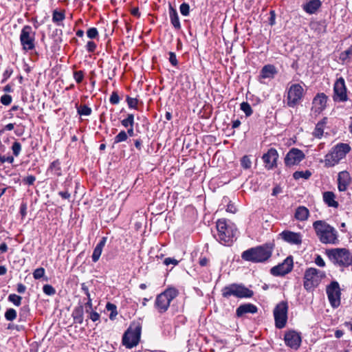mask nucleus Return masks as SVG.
<instances>
[{"instance_id":"obj_21","label":"nucleus","mask_w":352,"mask_h":352,"mask_svg":"<svg viewBox=\"0 0 352 352\" xmlns=\"http://www.w3.org/2000/svg\"><path fill=\"white\" fill-rule=\"evenodd\" d=\"M277 73L278 71L274 65H266L263 67L260 72L259 80L261 82V79L273 78Z\"/></svg>"},{"instance_id":"obj_40","label":"nucleus","mask_w":352,"mask_h":352,"mask_svg":"<svg viewBox=\"0 0 352 352\" xmlns=\"http://www.w3.org/2000/svg\"><path fill=\"white\" fill-rule=\"evenodd\" d=\"M314 135L316 138H320L323 135V124L318 123L316 126L314 131L313 133Z\"/></svg>"},{"instance_id":"obj_24","label":"nucleus","mask_w":352,"mask_h":352,"mask_svg":"<svg viewBox=\"0 0 352 352\" xmlns=\"http://www.w3.org/2000/svg\"><path fill=\"white\" fill-rule=\"evenodd\" d=\"M257 307L254 305L253 304H245L240 305L236 309V315L239 317L242 316L245 314L250 313V314H255L257 312Z\"/></svg>"},{"instance_id":"obj_4","label":"nucleus","mask_w":352,"mask_h":352,"mask_svg":"<svg viewBox=\"0 0 352 352\" xmlns=\"http://www.w3.org/2000/svg\"><path fill=\"white\" fill-rule=\"evenodd\" d=\"M350 151L351 147L348 144L339 143L336 144L325 155L324 161L325 166L332 167L338 164Z\"/></svg>"},{"instance_id":"obj_47","label":"nucleus","mask_w":352,"mask_h":352,"mask_svg":"<svg viewBox=\"0 0 352 352\" xmlns=\"http://www.w3.org/2000/svg\"><path fill=\"white\" fill-rule=\"evenodd\" d=\"M352 54V47H349L348 50L342 52L340 55V59L342 61H345L350 55Z\"/></svg>"},{"instance_id":"obj_28","label":"nucleus","mask_w":352,"mask_h":352,"mask_svg":"<svg viewBox=\"0 0 352 352\" xmlns=\"http://www.w3.org/2000/svg\"><path fill=\"white\" fill-rule=\"evenodd\" d=\"M309 214V210L305 206H299L296 208L295 218L298 221H305Z\"/></svg>"},{"instance_id":"obj_17","label":"nucleus","mask_w":352,"mask_h":352,"mask_svg":"<svg viewBox=\"0 0 352 352\" xmlns=\"http://www.w3.org/2000/svg\"><path fill=\"white\" fill-rule=\"evenodd\" d=\"M284 340L287 346L295 350L300 347L302 342L300 334L293 330L285 333Z\"/></svg>"},{"instance_id":"obj_52","label":"nucleus","mask_w":352,"mask_h":352,"mask_svg":"<svg viewBox=\"0 0 352 352\" xmlns=\"http://www.w3.org/2000/svg\"><path fill=\"white\" fill-rule=\"evenodd\" d=\"M36 181V177L34 175H28L25 178L23 179V182L28 185L34 184Z\"/></svg>"},{"instance_id":"obj_16","label":"nucleus","mask_w":352,"mask_h":352,"mask_svg":"<svg viewBox=\"0 0 352 352\" xmlns=\"http://www.w3.org/2000/svg\"><path fill=\"white\" fill-rule=\"evenodd\" d=\"M305 157V154L301 150L293 148L286 155L285 163L288 166H294L299 164Z\"/></svg>"},{"instance_id":"obj_51","label":"nucleus","mask_w":352,"mask_h":352,"mask_svg":"<svg viewBox=\"0 0 352 352\" xmlns=\"http://www.w3.org/2000/svg\"><path fill=\"white\" fill-rule=\"evenodd\" d=\"M109 101L112 104H118L120 102V97L117 92L113 91L109 98Z\"/></svg>"},{"instance_id":"obj_25","label":"nucleus","mask_w":352,"mask_h":352,"mask_svg":"<svg viewBox=\"0 0 352 352\" xmlns=\"http://www.w3.org/2000/svg\"><path fill=\"white\" fill-rule=\"evenodd\" d=\"M106 242L107 237H102L100 241L96 245V248H94L91 256L92 261L94 263L97 262L99 260L102 252V249L104 247Z\"/></svg>"},{"instance_id":"obj_22","label":"nucleus","mask_w":352,"mask_h":352,"mask_svg":"<svg viewBox=\"0 0 352 352\" xmlns=\"http://www.w3.org/2000/svg\"><path fill=\"white\" fill-rule=\"evenodd\" d=\"M350 175L346 171H342L338 174V190L345 191L350 183Z\"/></svg>"},{"instance_id":"obj_20","label":"nucleus","mask_w":352,"mask_h":352,"mask_svg":"<svg viewBox=\"0 0 352 352\" xmlns=\"http://www.w3.org/2000/svg\"><path fill=\"white\" fill-rule=\"evenodd\" d=\"M280 236L284 241L291 244L299 245L302 243V236L300 233L285 230Z\"/></svg>"},{"instance_id":"obj_9","label":"nucleus","mask_w":352,"mask_h":352,"mask_svg":"<svg viewBox=\"0 0 352 352\" xmlns=\"http://www.w3.org/2000/svg\"><path fill=\"white\" fill-rule=\"evenodd\" d=\"M35 34L36 32L30 25L23 27L19 38L23 50L30 51L35 48Z\"/></svg>"},{"instance_id":"obj_33","label":"nucleus","mask_w":352,"mask_h":352,"mask_svg":"<svg viewBox=\"0 0 352 352\" xmlns=\"http://www.w3.org/2000/svg\"><path fill=\"white\" fill-rule=\"evenodd\" d=\"M65 18V12H59L56 10H54L53 14H52V21L54 23H58L60 21H63Z\"/></svg>"},{"instance_id":"obj_19","label":"nucleus","mask_w":352,"mask_h":352,"mask_svg":"<svg viewBox=\"0 0 352 352\" xmlns=\"http://www.w3.org/2000/svg\"><path fill=\"white\" fill-rule=\"evenodd\" d=\"M327 102V96L323 94H317L312 102V110L317 113H320L322 112L326 107Z\"/></svg>"},{"instance_id":"obj_61","label":"nucleus","mask_w":352,"mask_h":352,"mask_svg":"<svg viewBox=\"0 0 352 352\" xmlns=\"http://www.w3.org/2000/svg\"><path fill=\"white\" fill-rule=\"evenodd\" d=\"M12 69H6V71L3 72V78L1 80V82L3 83L4 82H6L7 80V79L8 78H10V76L12 74Z\"/></svg>"},{"instance_id":"obj_35","label":"nucleus","mask_w":352,"mask_h":352,"mask_svg":"<svg viewBox=\"0 0 352 352\" xmlns=\"http://www.w3.org/2000/svg\"><path fill=\"white\" fill-rule=\"evenodd\" d=\"M8 300L12 302L14 305L19 307L21 304L22 298L15 294H11L8 296Z\"/></svg>"},{"instance_id":"obj_32","label":"nucleus","mask_w":352,"mask_h":352,"mask_svg":"<svg viewBox=\"0 0 352 352\" xmlns=\"http://www.w3.org/2000/svg\"><path fill=\"white\" fill-rule=\"evenodd\" d=\"M311 175V173L309 170L305 171H296L293 174V177L295 179L300 178L309 179Z\"/></svg>"},{"instance_id":"obj_57","label":"nucleus","mask_w":352,"mask_h":352,"mask_svg":"<svg viewBox=\"0 0 352 352\" xmlns=\"http://www.w3.org/2000/svg\"><path fill=\"white\" fill-rule=\"evenodd\" d=\"M87 50L93 52L96 48V44L94 41H88L86 45Z\"/></svg>"},{"instance_id":"obj_12","label":"nucleus","mask_w":352,"mask_h":352,"mask_svg":"<svg viewBox=\"0 0 352 352\" xmlns=\"http://www.w3.org/2000/svg\"><path fill=\"white\" fill-rule=\"evenodd\" d=\"M288 305L285 301H281L274 309V316L276 327L278 329L283 328L287 320Z\"/></svg>"},{"instance_id":"obj_45","label":"nucleus","mask_w":352,"mask_h":352,"mask_svg":"<svg viewBox=\"0 0 352 352\" xmlns=\"http://www.w3.org/2000/svg\"><path fill=\"white\" fill-rule=\"evenodd\" d=\"M180 12L184 16H188L189 14L190 6L186 3H183L179 7Z\"/></svg>"},{"instance_id":"obj_36","label":"nucleus","mask_w":352,"mask_h":352,"mask_svg":"<svg viewBox=\"0 0 352 352\" xmlns=\"http://www.w3.org/2000/svg\"><path fill=\"white\" fill-rule=\"evenodd\" d=\"M128 139L127 133L125 131H121L114 138V144H118L126 141Z\"/></svg>"},{"instance_id":"obj_44","label":"nucleus","mask_w":352,"mask_h":352,"mask_svg":"<svg viewBox=\"0 0 352 352\" xmlns=\"http://www.w3.org/2000/svg\"><path fill=\"white\" fill-rule=\"evenodd\" d=\"M45 275V269L43 267H39L36 269L33 272V276L35 279H40Z\"/></svg>"},{"instance_id":"obj_46","label":"nucleus","mask_w":352,"mask_h":352,"mask_svg":"<svg viewBox=\"0 0 352 352\" xmlns=\"http://www.w3.org/2000/svg\"><path fill=\"white\" fill-rule=\"evenodd\" d=\"M126 102L130 108L132 109H136L138 100L137 98H131L129 96H127L126 98Z\"/></svg>"},{"instance_id":"obj_26","label":"nucleus","mask_w":352,"mask_h":352,"mask_svg":"<svg viewBox=\"0 0 352 352\" xmlns=\"http://www.w3.org/2000/svg\"><path fill=\"white\" fill-rule=\"evenodd\" d=\"M336 195L333 192L327 191L323 193V199L329 207L338 208L339 204L335 200Z\"/></svg>"},{"instance_id":"obj_62","label":"nucleus","mask_w":352,"mask_h":352,"mask_svg":"<svg viewBox=\"0 0 352 352\" xmlns=\"http://www.w3.org/2000/svg\"><path fill=\"white\" fill-rule=\"evenodd\" d=\"M209 263V259L206 256H201L199 258V263L201 267L207 266Z\"/></svg>"},{"instance_id":"obj_15","label":"nucleus","mask_w":352,"mask_h":352,"mask_svg":"<svg viewBox=\"0 0 352 352\" xmlns=\"http://www.w3.org/2000/svg\"><path fill=\"white\" fill-rule=\"evenodd\" d=\"M333 100L338 102H345L347 100L346 87L343 78H338L333 87Z\"/></svg>"},{"instance_id":"obj_18","label":"nucleus","mask_w":352,"mask_h":352,"mask_svg":"<svg viewBox=\"0 0 352 352\" xmlns=\"http://www.w3.org/2000/svg\"><path fill=\"white\" fill-rule=\"evenodd\" d=\"M278 157L277 151L275 148H270L263 156V160L265 163V168L267 169H272L276 164V161Z\"/></svg>"},{"instance_id":"obj_31","label":"nucleus","mask_w":352,"mask_h":352,"mask_svg":"<svg viewBox=\"0 0 352 352\" xmlns=\"http://www.w3.org/2000/svg\"><path fill=\"white\" fill-rule=\"evenodd\" d=\"M122 125L125 128L133 126L134 125V116L132 113H129L127 117L121 121Z\"/></svg>"},{"instance_id":"obj_11","label":"nucleus","mask_w":352,"mask_h":352,"mask_svg":"<svg viewBox=\"0 0 352 352\" xmlns=\"http://www.w3.org/2000/svg\"><path fill=\"white\" fill-rule=\"evenodd\" d=\"M304 95V89L300 84H293L287 89V104L294 107L302 100Z\"/></svg>"},{"instance_id":"obj_41","label":"nucleus","mask_w":352,"mask_h":352,"mask_svg":"<svg viewBox=\"0 0 352 352\" xmlns=\"http://www.w3.org/2000/svg\"><path fill=\"white\" fill-rule=\"evenodd\" d=\"M241 165L245 169H248L251 167L252 162L248 155H245L241 158Z\"/></svg>"},{"instance_id":"obj_56","label":"nucleus","mask_w":352,"mask_h":352,"mask_svg":"<svg viewBox=\"0 0 352 352\" xmlns=\"http://www.w3.org/2000/svg\"><path fill=\"white\" fill-rule=\"evenodd\" d=\"M87 302L85 304V311L87 313L89 312L91 310H92V300L91 298V296H87Z\"/></svg>"},{"instance_id":"obj_10","label":"nucleus","mask_w":352,"mask_h":352,"mask_svg":"<svg viewBox=\"0 0 352 352\" xmlns=\"http://www.w3.org/2000/svg\"><path fill=\"white\" fill-rule=\"evenodd\" d=\"M141 334V326L136 325L134 329L131 326L124 333L122 338V344L128 349L135 346L140 341Z\"/></svg>"},{"instance_id":"obj_39","label":"nucleus","mask_w":352,"mask_h":352,"mask_svg":"<svg viewBox=\"0 0 352 352\" xmlns=\"http://www.w3.org/2000/svg\"><path fill=\"white\" fill-rule=\"evenodd\" d=\"M241 109L245 113L246 116H251L253 112L250 104L245 102L241 104Z\"/></svg>"},{"instance_id":"obj_42","label":"nucleus","mask_w":352,"mask_h":352,"mask_svg":"<svg viewBox=\"0 0 352 352\" xmlns=\"http://www.w3.org/2000/svg\"><path fill=\"white\" fill-rule=\"evenodd\" d=\"M12 151L13 152V155L15 157H18L21 153V144L15 141L12 146Z\"/></svg>"},{"instance_id":"obj_7","label":"nucleus","mask_w":352,"mask_h":352,"mask_svg":"<svg viewBox=\"0 0 352 352\" xmlns=\"http://www.w3.org/2000/svg\"><path fill=\"white\" fill-rule=\"evenodd\" d=\"M222 296L224 298H228L231 296L236 298H251L254 292L242 284H230L224 287L222 290Z\"/></svg>"},{"instance_id":"obj_50","label":"nucleus","mask_w":352,"mask_h":352,"mask_svg":"<svg viewBox=\"0 0 352 352\" xmlns=\"http://www.w3.org/2000/svg\"><path fill=\"white\" fill-rule=\"evenodd\" d=\"M0 101L4 105H9L12 102V96L8 94L3 95Z\"/></svg>"},{"instance_id":"obj_5","label":"nucleus","mask_w":352,"mask_h":352,"mask_svg":"<svg viewBox=\"0 0 352 352\" xmlns=\"http://www.w3.org/2000/svg\"><path fill=\"white\" fill-rule=\"evenodd\" d=\"M178 291L173 287L166 289L157 296L155 301V307L160 314L165 313L169 306L170 302L177 296Z\"/></svg>"},{"instance_id":"obj_37","label":"nucleus","mask_w":352,"mask_h":352,"mask_svg":"<svg viewBox=\"0 0 352 352\" xmlns=\"http://www.w3.org/2000/svg\"><path fill=\"white\" fill-rule=\"evenodd\" d=\"M106 309L108 311H111V314L109 315V318L111 320H113L114 318L117 316L118 312L116 310V306L111 302H108L106 305Z\"/></svg>"},{"instance_id":"obj_48","label":"nucleus","mask_w":352,"mask_h":352,"mask_svg":"<svg viewBox=\"0 0 352 352\" xmlns=\"http://www.w3.org/2000/svg\"><path fill=\"white\" fill-rule=\"evenodd\" d=\"M74 78L77 83H80L84 78V72L82 71L74 72Z\"/></svg>"},{"instance_id":"obj_49","label":"nucleus","mask_w":352,"mask_h":352,"mask_svg":"<svg viewBox=\"0 0 352 352\" xmlns=\"http://www.w3.org/2000/svg\"><path fill=\"white\" fill-rule=\"evenodd\" d=\"M87 35L89 38H95L98 35V30L96 28H91L87 31Z\"/></svg>"},{"instance_id":"obj_3","label":"nucleus","mask_w":352,"mask_h":352,"mask_svg":"<svg viewBox=\"0 0 352 352\" xmlns=\"http://www.w3.org/2000/svg\"><path fill=\"white\" fill-rule=\"evenodd\" d=\"M313 227L322 243L334 244L337 242V231L325 221H316L313 223Z\"/></svg>"},{"instance_id":"obj_60","label":"nucleus","mask_w":352,"mask_h":352,"mask_svg":"<svg viewBox=\"0 0 352 352\" xmlns=\"http://www.w3.org/2000/svg\"><path fill=\"white\" fill-rule=\"evenodd\" d=\"M315 263L319 267H323L325 266V262L320 255L316 256L315 259Z\"/></svg>"},{"instance_id":"obj_14","label":"nucleus","mask_w":352,"mask_h":352,"mask_svg":"<svg viewBox=\"0 0 352 352\" xmlns=\"http://www.w3.org/2000/svg\"><path fill=\"white\" fill-rule=\"evenodd\" d=\"M294 262L292 256H287L283 263L271 268L270 272L276 276H282L289 273L293 269Z\"/></svg>"},{"instance_id":"obj_1","label":"nucleus","mask_w":352,"mask_h":352,"mask_svg":"<svg viewBox=\"0 0 352 352\" xmlns=\"http://www.w3.org/2000/svg\"><path fill=\"white\" fill-rule=\"evenodd\" d=\"M217 240L224 245L230 246L236 239L237 229L234 223L226 219H220L216 223Z\"/></svg>"},{"instance_id":"obj_29","label":"nucleus","mask_w":352,"mask_h":352,"mask_svg":"<svg viewBox=\"0 0 352 352\" xmlns=\"http://www.w3.org/2000/svg\"><path fill=\"white\" fill-rule=\"evenodd\" d=\"M72 316L74 318V320L75 322L78 323L80 324L83 322V307L82 306H79L76 307L73 313Z\"/></svg>"},{"instance_id":"obj_58","label":"nucleus","mask_w":352,"mask_h":352,"mask_svg":"<svg viewBox=\"0 0 352 352\" xmlns=\"http://www.w3.org/2000/svg\"><path fill=\"white\" fill-rule=\"evenodd\" d=\"M179 263V261L175 258H166L164 260V264L166 265H168L170 264H173V265H177Z\"/></svg>"},{"instance_id":"obj_63","label":"nucleus","mask_w":352,"mask_h":352,"mask_svg":"<svg viewBox=\"0 0 352 352\" xmlns=\"http://www.w3.org/2000/svg\"><path fill=\"white\" fill-rule=\"evenodd\" d=\"M26 290V287L22 283L17 284L16 291L19 294H23Z\"/></svg>"},{"instance_id":"obj_34","label":"nucleus","mask_w":352,"mask_h":352,"mask_svg":"<svg viewBox=\"0 0 352 352\" xmlns=\"http://www.w3.org/2000/svg\"><path fill=\"white\" fill-rule=\"evenodd\" d=\"M16 311L12 308L8 309L5 313V318L8 321H13L16 318Z\"/></svg>"},{"instance_id":"obj_8","label":"nucleus","mask_w":352,"mask_h":352,"mask_svg":"<svg viewBox=\"0 0 352 352\" xmlns=\"http://www.w3.org/2000/svg\"><path fill=\"white\" fill-rule=\"evenodd\" d=\"M329 258L340 266L349 265L352 263V255L345 248H336L328 251Z\"/></svg>"},{"instance_id":"obj_23","label":"nucleus","mask_w":352,"mask_h":352,"mask_svg":"<svg viewBox=\"0 0 352 352\" xmlns=\"http://www.w3.org/2000/svg\"><path fill=\"white\" fill-rule=\"evenodd\" d=\"M322 3L320 0H310L302 6L305 12L308 14H314L321 6Z\"/></svg>"},{"instance_id":"obj_30","label":"nucleus","mask_w":352,"mask_h":352,"mask_svg":"<svg viewBox=\"0 0 352 352\" xmlns=\"http://www.w3.org/2000/svg\"><path fill=\"white\" fill-rule=\"evenodd\" d=\"M48 171H50L52 173L57 176L61 175V167L60 161L57 160L52 162L50 165Z\"/></svg>"},{"instance_id":"obj_2","label":"nucleus","mask_w":352,"mask_h":352,"mask_svg":"<svg viewBox=\"0 0 352 352\" xmlns=\"http://www.w3.org/2000/svg\"><path fill=\"white\" fill-rule=\"evenodd\" d=\"M273 250L274 245L272 243H265L243 252L241 258L246 261L263 263L272 256Z\"/></svg>"},{"instance_id":"obj_53","label":"nucleus","mask_w":352,"mask_h":352,"mask_svg":"<svg viewBox=\"0 0 352 352\" xmlns=\"http://www.w3.org/2000/svg\"><path fill=\"white\" fill-rule=\"evenodd\" d=\"M89 318L93 322H96L100 320V315L98 313L91 310L89 312Z\"/></svg>"},{"instance_id":"obj_64","label":"nucleus","mask_w":352,"mask_h":352,"mask_svg":"<svg viewBox=\"0 0 352 352\" xmlns=\"http://www.w3.org/2000/svg\"><path fill=\"white\" fill-rule=\"evenodd\" d=\"M58 195L65 199H67L70 197V193L68 191H60Z\"/></svg>"},{"instance_id":"obj_43","label":"nucleus","mask_w":352,"mask_h":352,"mask_svg":"<svg viewBox=\"0 0 352 352\" xmlns=\"http://www.w3.org/2000/svg\"><path fill=\"white\" fill-rule=\"evenodd\" d=\"M43 292L48 296H52L56 294L55 289L50 285H45L43 287Z\"/></svg>"},{"instance_id":"obj_27","label":"nucleus","mask_w":352,"mask_h":352,"mask_svg":"<svg viewBox=\"0 0 352 352\" xmlns=\"http://www.w3.org/2000/svg\"><path fill=\"white\" fill-rule=\"evenodd\" d=\"M169 15L171 24L175 29L179 30L181 28V25L177 12L171 6H170L169 8Z\"/></svg>"},{"instance_id":"obj_59","label":"nucleus","mask_w":352,"mask_h":352,"mask_svg":"<svg viewBox=\"0 0 352 352\" xmlns=\"http://www.w3.org/2000/svg\"><path fill=\"white\" fill-rule=\"evenodd\" d=\"M29 312V309L27 307H23L21 309L19 316L21 320H24L26 318L27 314Z\"/></svg>"},{"instance_id":"obj_55","label":"nucleus","mask_w":352,"mask_h":352,"mask_svg":"<svg viewBox=\"0 0 352 352\" xmlns=\"http://www.w3.org/2000/svg\"><path fill=\"white\" fill-rule=\"evenodd\" d=\"M0 162L1 163L8 162L12 164L14 162V157L12 156L6 157L5 155H0Z\"/></svg>"},{"instance_id":"obj_13","label":"nucleus","mask_w":352,"mask_h":352,"mask_svg":"<svg viewBox=\"0 0 352 352\" xmlns=\"http://www.w3.org/2000/svg\"><path fill=\"white\" fill-rule=\"evenodd\" d=\"M327 294L330 304L333 307H338L340 304V288L336 281H333L327 287Z\"/></svg>"},{"instance_id":"obj_54","label":"nucleus","mask_w":352,"mask_h":352,"mask_svg":"<svg viewBox=\"0 0 352 352\" xmlns=\"http://www.w3.org/2000/svg\"><path fill=\"white\" fill-rule=\"evenodd\" d=\"M169 61L173 66H176L177 65V59L174 52H169Z\"/></svg>"},{"instance_id":"obj_38","label":"nucleus","mask_w":352,"mask_h":352,"mask_svg":"<svg viewBox=\"0 0 352 352\" xmlns=\"http://www.w3.org/2000/svg\"><path fill=\"white\" fill-rule=\"evenodd\" d=\"M77 111L80 116H89L92 111L88 106L82 105L77 108Z\"/></svg>"},{"instance_id":"obj_6","label":"nucleus","mask_w":352,"mask_h":352,"mask_svg":"<svg viewBox=\"0 0 352 352\" xmlns=\"http://www.w3.org/2000/svg\"><path fill=\"white\" fill-rule=\"evenodd\" d=\"M324 276V272L316 268L310 267L307 269L303 278L304 288L307 291L313 290L319 285L320 282Z\"/></svg>"}]
</instances>
